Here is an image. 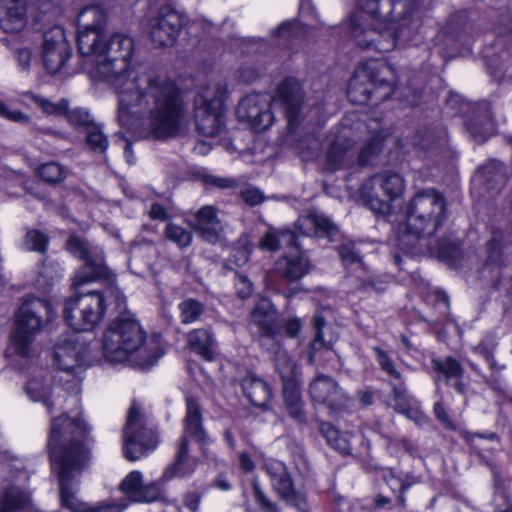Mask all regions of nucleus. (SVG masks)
I'll list each match as a JSON object with an SVG mask.
<instances>
[{
	"instance_id": "obj_1",
	"label": "nucleus",
	"mask_w": 512,
	"mask_h": 512,
	"mask_svg": "<svg viewBox=\"0 0 512 512\" xmlns=\"http://www.w3.org/2000/svg\"><path fill=\"white\" fill-rule=\"evenodd\" d=\"M91 428L81 415L63 412L53 417L47 437V453L52 472L58 480L62 508L70 512H121L114 504L90 506L76 497L73 484L91 460L88 439Z\"/></svg>"
},
{
	"instance_id": "obj_2",
	"label": "nucleus",
	"mask_w": 512,
	"mask_h": 512,
	"mask_svg": "<svg viewBox=\"0 0 512 512\" xmlns=\"http://www.w3.org/2000/svg\"><path fill=\"white\" fill-rule=\"evenodd\" d=\"M396 70L385 60L370 59L359 66L347 86V98L356 105L377 107L381 103L396 99L407 107L422 105L425 98V85H416L409 80L405 86L396 89Z\"/></svg>"
},
{
	"instance_id": "obj_3",
	"label": "nucleus",
	"mask_w": 512,
	"mask_h": 512,
	"mask_svg": "<svg viewBox=\"0 0 512 512\" xmlns=\"http://www.w3.org/2000/svg\"><path fill=\"white\" fill-rule=\"evenodd\" d=\"M416 3V0H357L358 8L369 15L372 26L365 29L356 19H351L349 30L355 44L379 53L393 51Z\"/></svg>"
},
{
	"instance_id": "obj_4",
	"label": "nucleus",
	"mask_w": 512,
	"mask_h": 512,
	"mask_svg": "<svg viewBox=\"0 0 512 512\" xmlns=\"http://www.w3.org/2000/svg\"><path fill=\"white\" fill-rule=\"evenodd\" d=\"M446 218L447 202L443 193L435 188L418 191L406 204L405 223L396 238L398 250L412 258L417 253L419 240L435 235Z\"/></svg>"
},
{
	"instance_id": "obj_5",
	"label": "nucleus",
	"mask_w": 512,
	"mask_h": 512,
	"mask_svg": "<svg viewBox=\"0 0 512 512\" xmlns=\"http://www.w3.org/2000/svg\"><path fill=\"white\" fill-rule=\"evenodd\" d=\"M140 96L149 105L147 119L152 137L166 140L178 136L187 110L183 91L177 82L169 77H150Z\"/></svg>"
},
{
	"instance_id": "obj_6",
	"label": "nucleus",
	"mask_w": 512,
	"mask_h": 512,
	"mask_svg": "<svg viewBox=\"0 0 512 512\" xmlns=\"http://www.w3.org/2000/svg\"><path fill=\"white\" fill-rule=\"evenodd\" d=\"M147 334L139 321L129 313L118 315L103 332L102 349L107 361L123 363L148 370L157 363L161 353L145 346Z\"/></svg>"
},
{
	"instance_id": "obj_7",
	"label": "nucleus",
	"mask_w": 512,
	"mask_h": 512,
	"mask_svg": "<svg viewBox=\"0 0 512 512\" xmlns=\"http://www.w3.org/2000/svg\"><path fill=\"white\" fill-rule=\"evenodd\" d=\"M108 294L114 295L117 306H126V297L113 283L106 290H74L66 298L63 307L65 324L75 332H93L104 320L107 312Z\"/></svg>"
},
{
	"instance_id": "obj_8",
	"label": "nucleus",
	"mask_w": 512,
	"mask_h": 512,
	"mask_svg": "<svg viewBox=\"0 0 512 512\" xmlns=\"http://www.w3.org/2000/svg\"><path fill=\"white\" fill-rule=\"evenodd\" d=\"M133 54V39L122 33H114L108 40H103L97 63L91 70L92 78L107 84L127 80L131 74Z\"/></svg>"
},
{
	"instance_id": "obj_9",
	"label": "nucleus",
	"mask_w": 512,
	"mask_h": 512,
	"mask_svg": "<svg viewBox=\"0 0 512 512\" xmlns=\"http://www.w3.org/2000/svg\"><path fill=\"white\" fill-rule=\"evenodd\" d=\"M55 315L51 301L46 298H33L20 307L11 333V343L16 355L29 356L34 336L45 323L53 321Z\"/></svg>"
},
{
	"instance_id": "obj_10",
	"label": "nucleus",
	"mask_w": 512,
	"mask_h": 512,
	"mask_svg": "<svg viewBox=\"0 0 512 512\" xmlns=\"http://www.w3.org/2000/svg\"><path fill=\"white\" fill-rule=\"evenodd\" d=\"M249 318L261 338L274 342H280L284 337L296 339L302 331L301 319L298 317L285 319L268 297H262L255 303Z\"/></svg>"
},
{
	"instance_id": "obj_11",
	"label": "nucleus",
	"mask_w": 512,
	"mask_h": 512,
	"mask_svg": "<svg viewBox=\"0 0 512 512\" xmlns=\"http://www.w3.org/2000/svg\"><path fill=\"white\" fill-rule=\"evenodd\" d=\"M372 350L380 369L388 376L399 381L398 384H391L395 412L414 422L418 427L427 426L431 422L430 417L422 410L420 404L413 401V398L408 394L402 374L396 369L388 352L379 346L373 347Z\"/></svg>"
},
{
	"instance_id": "obj_12",
	"label": "nucleus",
	"mask_w": 512,
	"mask_h": 512,
	"mask_svg": "<svg viewBox=\"0 0 512 512\" xmlns=\"http://www.w3.org/2000/svg\"><path fill=\"white\" fill-rule=\"evenodd\" d=\"M188 18L169 3L161 4L155 15L149 19L150 37L155 46L160 48L173 47L186 27Z\"/></svg>"
},
{
	"instance_id": "obj_13",
	"label": "nucleus",
	"mask_w": 512,
	"mask_h": 512,
	"mask_svg": "<svg viewBox=\"0 0 512 512\" xmlns=\"http://www.w3.org/2000/svg\"><path fill=\"white\" fill-rule=\"evenodd\" d=\"M183 427L184 434L179 438L174 461L163 472V477L167 480L187 477L194 473L196 465L189 455V437L201 445L208 441L203 421L183 422Z\"/></svg>"
},
{
	"instance_id": "obj_14",
	"label": "nucleus",
	"mask_w": 512,
	"mask_h": 512,
	"mask_svg": "<svg viewBox=\"0 0 512 512\" xmlns=\"http://www.w3.org/2000/svg\"><path fill=\"white\" fill-rule=\"evenodd\" d=\"M371 180L379 184L385 199L374 195L372 189L368 190V184L361 188V197L369 209L376 213L385 214L389 212L391 203L402 197L406 188V181L401 174L389 170L375 174Z\"/></svg>"
},
{
	"instance_id": "obj_15",
	"label": "nucleus",
	"mask_w": 512,
	"mask_h": 512,
	"mask_svg": "<svg viewBox=\"0 0 512 512\" xmlns=\"http://www.w3.org/2000/svg\"><path fill=\"white\" fill-rule=\"evenodd\" d=\"M226 107L222 96L207 98L198 93L194 97V120L199 133L207 137L218 136L226 125Z\"/></svg>"
},
{
	"instance_id": "obj_16",
	"label": "nucleus",
	"mask_w": 512,
	"mask_h": 512,
	"mask_svg": "<svg viewBox=\"0 0 512 512\" xmlns=\"http://www.w3.org/2000/svg\"><path fill=\"white\" fill-rule=\"evenodd\" d=\"M91 14L92 22L82 24L77 33L76 44L78 53L83 57H95L98 60L103 44V31L107 22L106 12L98 5L87 6L79 13V22Z\"/></svg>"
},
{
	"instance_id": "obj_17",
	"label": "nucleus",
	"mask_w": 512,
	"mask_h": 512,
	"mask_svg": "<svg viewBox=\"0 0 512 512\" xmlns=\"http://www.w3.org/2000/svg\"><path fill=\"white\" fill-rule=\"evenodd\" d=\"M72 48L63 27L55 25L43 34L42 60L45 70L54 75L68 62Z\"/></svg>"
},
{
	"instance_id": "obj_18",
	"label": "nucleus",
	"mask_w": 512,
	"mask_h": 512,
	"mask_svg": "<svg viewBox=\"0 0 512 512\" xmlns=\"http://www.w3.org/2000/svg\"><path fill=\"white\" fill-rule=\"evenodd\" d=\"M309 395L314 403L324 405L335 413L347 411L351 402L337 381L324 374L317 375L311 381Z\"/></svg>"
},
{
	"instance_id": "obj_19",
	"label": "nucleus",
	"mask_w": 512,
	"mask_h": 512,
	"mask_svg": "<svg viewBox=\"0 0 512 512\" xmlns=\"http://www.w3.org/2000/svg\"><path fill=\"white\" fill-rule=\"evenodd\" d=\"M236 115L241 122H246L256 132L267 130L274 121L270 103L259 93L243 97L237 105Z\"/></svg>"
},
{
	"instance_id": "obj_20",
	"label": "nucleus",
	"mask_w": 512,
	"mask_h": 512,
	"mask_svg": "<svg viewBox=\"0 0 512 512\" xmlns=\"http://www.w3.org/2000/svg\"><path fill=\"white\" fill-rule=\"evenodd\" d=\"M431 378L436 387L445 385L451 387L457 394L464 395L466 385L464 384L465 369L462 363L455 357L435 356L430 360Z\"/></svg>"
},
{
	"instance_id": "obj_21",
	"label": "nucleus",
	"mask_w": 512,
	"mask_h": 512,
	"mask_svg": "<svg viewBox=\"0 0 512 512\" xmlns=\"http://www.w3.org/2000/svg\"><path fill=\"white\" fill-rule=\"evenodd\" d=\"M123 455L128 461H136L156 449L158 434L151 428L141 426L123 434Z\"/></svg>"
},
{
	"instance_id": "obj_22",
	"label": "nucleus",
	"mask_w": 512,
	"mask_h": 512,
	"mask_svg": "<svg viewBox=\"0 0 512 512\" xmlns=\"http://www.w3.org/2000/svg\"><path fill=\"white\" fill-rule=\"evenodd\" d=\"M83 361V355L78 349L76 340L64 338L55 344L53 364L58 370L76 376L82 371Z\"/></svg>"
},
{
	"instance_id": "obj_23",
	"label": "nucleus",
	"mask_w": 512,
	"mask_h": 512,
	"mask_svg": "<svg viewBox=\"0 0 512 512\" xmlns=\"http://www.w3.org/2000/svg\"><path fill=\"white\" fill-rule=\"evenodd\" d=\"M282 398L288 416L297 424H305L307 415L304 410L301 382L295 374L282 377Z\"/></svg>"
},
{
	"instance_id": "obj_24",
	"label": "nucleus",
	"mask_w": 512,
	"mask_h": 512,
	"mask_svg": "<svg viewBox=\"0 0 512 512\" xmlns=\"http://www.w3.org/2000/svg\"><path fill=\"white\" fill-rule=\"evenodd\" d=\"M240 386L244 397L252 406L263 411L271 409L274 394L271 385L266 380L256 374L248 373L242 378Z\"/></svg>"
},
{
	"instance_id": "obj_25",
	"label": "nucleus",
	"mask_w": 512,
	"mask_h": 512,
	"mask_svg": "<svg viewBox=\"0 0 512 512\" xmlns=\"http://www.w3.org/2000/svg\"><path fill=\"white\" fill-rule=\"evenodd\" d=\"M187 346L193 354L205 362H214L217 358L218 342L211 327L195 328L187 334Z\"/></svg>"
},
{
	"instance_id": "obj_26",
	"label": "nucleus",
	"mask_w": 512,
	"mask_h": 512,
	"mask_svg": "<svg viewBox=\"0 0 512 512\" xmlns=\"http://www.w3.org/2000/svg\"><path fill=\"white\" fill-rule=\"evenodd\" d=\"M310 268V261L303 252L284 254L273 265L274 273L288 282L301 280L309 273Z\"/></svg>"
},
{
	"instance_id": "obj_27",
	"label": "nucleus",
	"mask_w": 512,
	"mask_h": 512,
	"mask_svg": "<svg viewBox=\"0 0 512 512\" xmlns=\"http://www.w3.org/2000/svg\"><path fill=\"white\" fill-rule=\"evenodd\" d=\"M387 141L382 130H376L363 142L354 158L355 170L374 168L380 161Z\"/></svg>"
},
{
	"instance_id": "obj_28",
	"label": "nucleus",
	"mask_w": 512,
	"mask_h": 512,
	"mask_svg": "<svg viewBox=\"0 0 512 512\" xmlns=\"http://www.w3.org/2000/svg\"><path fill=\"white\" fill-rule=\"evenodd\" d=\"M219 225L218 212L214 206L205 205L196 212L193 228L203 241L216 244L220 240Z\"/></svg>"
},
{
	"instance_id": "obj_29",
	"label": "nucleus",
	"mask_w": 512,
	"mask_h": 512,
	"mask_svg": "<svg viewBox=\"0 0 512 512\" xmlns=\"http://www.w3.org/2000/svg\"><path fill=\"white\" fill-rule=\"evenodd\" d=\"M431 255L451 269H457L463 260L462 242L451 236H442L436 239L434 245L429 247Z\"/></svg>"
},
{
	"instance_id": "obj_30",
	"label": "nucleus",
	"mask_w": 512,
	"mask_h": 512,
	"mask_svg": "<svg viewBox=\"0 0 512 512\" xmlns=\"http://www.w3.org/2000/svg\"><path fill=\"white\" fill-rule=\"evenodd\" d=\"M382 478L395 497V506L399 510H405L407 507L405 494L416 484V477L412 473L397 474L393 468H386Z\"/></svg>"
},
{
	"instance_id": "obj_31",
	"label": "nucleus",
	"mask_w": 512,
	"mask_h": 512,
	"mask_svg": "<svg viewBox=\"0 0 512 512\" xmlns=\"http://www.w3.org/2000/svg\"><path fill=\"white\" fill-rule=\"evenodd\" d=\"M319 433L325 439L327 445L341 454L349 456L352 454L351 438L353 434L340 431L330 422L321 421L319 423Z\"/></svg>"
},
{
	"instance_id": "obj_32",
	"label": "nucleus",
	"mask_w": 512,
	"mask_h": 512,
	"mask_svg": "<svg viewBox=\"0 0 512 512\" xmlns=\"http://www.w3.org/2000/svg\"><path fill=\"white\" fill-rule=\"evenodd\" d=\"M447 135L442 125H425L419 127L413 137L414 147L423 151H433L442 146Z\"/></svg>"
},
{
	"instance_id": "obj_33",
	"label": "nucleus",
	"mask_w": 512,
	"mask_h": 512,
	"mask_svg": "<svg viewBox=\"0 0 512 512\" xmlns=\"http://www.w3.org/2000/svg\"><path fill=\"white\" fill-rule=\"evenodd\" d=\"M325 161L331 172L355 170L354 158L349 154V147L339 141L330 143L326 150Z\"/></svg>"
},
{
	"instance_id": "obj_34",
	"label": "nucleus",
	"mask_w": 512,
	"mask_h": 512,
	"mask_svg": "<svg viewBox=\"0 0 512 512\" xmlns=\"http://www.w3.org/2000/svg\"><path fill=\"white\" fill-rule=\"evenodd\" d=\"M109 275L108 268L104 264L97 263L91 256L83 262L81 269L76 273L72 287L74 290H81V287L85 284L100 279H107Z\"/></svg>"
},
{
	"instance_id": "obj_35",
	"label": "nucleus",
	"mask_w": 512,
	"mask_h": 512,
	"mask_svg": "<svg viewBox=\"0 0 512 512\" xmlns=\"http://www.w3.org/2000/svg\"><path fill=\"white\" fill-rule=\"evenodd\" d=\"M470 11L459 9L454 11L441 28V33L451 41H459L470 27Z\"/></svg>"
},
{
	"instance_id": "obj_36",
	"label": "nucleus",
	"mask_w": 512,
	"mask_h": 512,
	"mask_svg": "<svg viewBox=\"0 0 512 512\" xmlns=\"http://www.w3.org/2000/svg\"><path fill=\"white\" fill-rule=\"evenodd\" d=\"M271 477V483L276 493L283 499L294 488L293 479L283 463H277L267 469Z\"/></svg>"
},
{
	"instance_id": "obj_37",
	"label": "nucleus",
	"mask_w": 512,
	"mask_h": 512,
	"mask_svg": "<svg viewBox=\"0 0 512 512\" xmlns=\"http://www.w3.org/2000/svg\"><path fill=\"white\" fill-rule=\"evenodd\" d=\"M25 390L32 401L42 403L49 414L53 413L55 403L51 387L44 385L36 379H31L26 383Z\"/></svg>"
},
{
	"instance_id": "obj_38",
	"label": "nucleus",
	"mask_w": 512,
	"mask_h": 512,
	"mask_svg": "<svg viewBox=\"0 0 512 512\" xmlns=\"http://www.w3.org/2000/svg\"><path fill=\"white\" fill-rule=\"evenodd\" d=\"M300 91L301 85L299 81L292 76L285 77L276 88L277 96L283 107L291 104H301Z\"/></svg>"
},
{
	"instance_id": "obj_39",
	"label": "nucleus",
	"mask_w": 512,
	"mask_h": 512,
	"mask_svg": "<svg viewBox=\"0 0 512 512\" xmlns=\"http://www.w3.org/2000/svg\"><path fill=\"white\" fill-rule=\"evenodd\" d=\"M307 32V25L298 18H292L282 21L271 32L274 38L285 40H296L301 38Z\"/></svg>"
},
{
	"instance_id": "obj_40",
	"label": "nucleus",
	"mask_w": 512,
	"mask_h": 512,
	"mask_svg": "<svg viewBox=\"0 0 512 512\" xmlns=\"http://www.w3.org/2000/svg\"><path fill=\"white\" fill-rule=\"evenodd\" d=\"M29 504L28 496L18 488L6 489L0 499V512H18Z\"/></svg>"
},
{
	"instance_id": "obj_41",
	"label": "nucleus",
	"mask_w": 512,
	"mask_h": 512,
	"mask_svg": "<svg viewBox=\"0 0 512 512\" xmlns=\"http://www.w3.org/2000/svg\"><path fill=\"white\" fill-rule=\"evenodd\" d=\"M85 144L94 154H106L109 148V138L103 132V127L99 123H95L87 129Z\"/></svg>"
},
{
	"instance_id": "obj_42",
	"label": "nucleus",
	"mask_w": 512,
	"mask_h": 512,
	"mask_svg": "<svg viewBox=\"0 0 512 512\" xmlns=\"http://www.w3.org/2000/svg\"><path fill=\"white\" fill-rule=\"evenodd\" d=\"M6 19L13 26L11 31H19L26 24L27 3L26 0H9L6 6Z\"/></svg>"
},
{
	"instance_id": "obj_43",
	"label": "nucleus",
	"mask_w": 512,
	"mask_h": 512,
	"mask_svg": "<svg viewBox=\"0 0 512 512\" xmlns=\"http://www.w3.org/2000/svg\"><path fill=\"white\" fill-rule=\"evenodd\" d=\"M37 173L42 181L51 186L61 184L67 177L65 167L54 161L40 165L37 169Z\"/></svg>"
},
{
	"instance_id": "obj_44",
	"label": "nucleus",
	"mask_w": 512,
	"mask_h": 512,
	"mask_svg": "<svg viewBox=\"0 0 512 512\" xmlns=\"http://www.w3.org/2000/svg\"><path fill=\"white\" fill-rule=\"evenodd\" d=\"M312 328L314 330V338L309 343V358L313 359L314 354L322 348H329V344L324 338V328L327 325L325 317L320 313H315L311 321Z\"/></svg>"
},
{
	"instance_id": "obj_45",
	"label": "nucleus",
	"mask_w": 512,
	"mask_h": 512,
	"mask_svg": "<svg viewBox=\"0 0 512 512\" xmlns=\"http://www.w3.org/2000/svg\"><path fill=\"white\" fill-rule=\"evenodd\" d=\"M181 323L191 324L198 321L205 310L204 304L194 298H187L178 304Z\"/></svg>"
},
{
	"instance_id": "obj_46",
	"label": "nucleus",
	"mask_w": 512,
	"mask_h": 512,
	"mask_svg": "<svg viewBox=\"0 0 512 512\" xmlns=\"http://www.w3.org/2000/svg\"><path fill=\"white\" fill-rule=\"evenodd\" d=\"M164 236L168 241L176 244L180 249L189 247L193 241V234L191 231L173 222L166 224Z\"/></svg>"
},
{
	"instance_id": "obj_47",
	"label": "nucleus",
	"mask_w": 512,
	"mask_h": 512,
	"mask_svg": "<svg viewBox=\"0 0 512 512\" xmlns=\"http://www.w3.org/2000/svg\"><path fill=\"white\" fill-rule=\"evenodd\" d=\"M63 116L66 118L69 125L76 130H87L96 123L87 109L82 107L69 109V102L67 103V112H65Z\"/></svg>"
},
{
	"instance_id": "obj_48",
	"label": "nucleus",
	"mask_w": 512,
	"mask_h": 512,
	"mask_svg": "<svg viewBox=\"0 0 512 512\" xmlns=\"http://www.w3.org/2000/svg\"><path fill=\"white\" fill-rule=\"evenodd\" d=\"M252 248L248 244L234 246L224 263V268L235 271L237 268L244 266L250 259Z\"/></svg>"
},
{
	"instance_id": "obj_49",
	"label": "nucleus",
	"mask_w": 512,
	"mask_h": 512,
	"mask_svg": "<svg viewBox=\"0 0 512 512\" xmlns=\"http://www.w3.org/2000/svg\"><path fill=\"white\" fill-rule=\"evenodd\" d=\"M31 99L34 104L37 105L47 116H63L64 113L67 112L68 100L65 98H62L57 103H54L47 98L33 94Z\"/></svg>"
},
{
	"instance_id": "obj_50",
	"label": "nucleus",
	"mask_w": 512,
	"mask_h": 512,
	"mask_svg": "<svg viewBox=\"0 0 512 512\" xmlns=\"http://www.w3.org/2000/svg\"><path fill=\"white\" fill-rule=\"evenodd\" d=\"M143 484V475L138 470L129 472L119 485V490L133 502Z\"/></svg>"
},
{
	"instance_id": "obj_51",
	"label": "nucleus",
	"mask_w": 512,
	"mask_h": 512,
	"mask_svg": "<svg viewBox=\"0 0 512 512\" xmlns=\"http://www.w3.org/2000/svg\"><path fill=\"white\" fill-rule=\"evenodd\" d=\"M311 223L315 232L321 236L333 239L339 233V227L329 217L323 214L312 215Z\"/></svg>"
},
{
	"instance_id": "obj_52",
	"label": "nucleus",
	"mask_w": 512,
	"mask_h": 512,
	"mask_svg": "<svg viewBox=\"0 0 512 512\" xmlns=\"http://www.w3.org/2000/svg\"><path fill=\"white\" fill-rule=\"evenodd\" d=\"M25 242L33 252L45 254L48 251L50 238L38 229H31L26 233Z\"/></svg>"
},
{
	"instance_id": "obj_53",
	"label": "nucleus",
	"mask_w": 512,
	"mask_h": 512,
	"mask_svg": "<svg viewBox=\"0 0 512 512\" xmlns=\"http://www.w3.org/2000/svg\"><path fill=\"white\" fill-rule=\"evenodd\" d=\"M65 248L72 256L83 262L92 256L86 241L77 235L68 237Z\"/></svg>"
},
{
	"instance_id": "obj_54",
	"label": "nucleus",
	"mask_w": 512,
	"mask_h": 512,
	"mask_svg": "<svg viewBox=\"0 0 512 512\" xmlns=\"http://www.w3.org/2000/svg\"><path fill=\"white\" fill-rule=\"evenodd\" d=\"M478 173L485 179V182L489 184L499 179H505V166L500 161L490 160L488 163L478 168Z\"/></svg>"
},
{
	"instance_id": "obj_55",
	"label": "nucleus",
	"mask_w": 512,
	"mask_h": 512,
	"mask_svg": "<svg viewBox=\"0 0 512 512\" xmlns=\"http://www.w3.org/2000/svg\"><path fill=\"white\" fill-rule=\"evenodd\" d=\"M460 437L477 455H481V449L475 445V438L500 443V437L494 431L470 432L463 430L460 432Z\"/></svg>"
},
{
	"instance_id": "obj_56",
	"label": "nucleus",
	"mask_w": 512,
	"mask_h": 512,
	"mask_svg": "<svg viewBox=\"0 0 512 512\" xmlns=\"http://www.w3.org/2000/svg\"><path fill=\"white\" fill-rule=\"evenodd\" d=\"M488 121L472 117L465 122V126L470 135L478 142L484 143L490 137L487 128Z\"/></svg>"
},
{
	"instance_id": "obj_57",
	"label": "nucleus",
	"mask_w": 512,
	"mask_h": 512,
	"mask_svg": "<svg viewBox=\"0 0 512 512\" xmlns=\"http://www.w3.org/2000/svg\"><path fill=\"white\" fill-rule=\"evenodd\" d=\"M337 252L345 268L362 263V256L353 243H344L339 245Z\"/></svg>"
},
{
	"instance_id": "obj_58",
	"label": "nucleus",
	"mask_w": 512,
	"mask_h": 512,
	"mask_svg": "<svg viewBox=\"0 0 512 512\" xmlns=\"http://www.w3.org/2000/svg\"><path fill=\"white\" fill-rule=\"evenodd\" d=\"M252 490L255 503L261 512H280L278 505L266 496L256 480L252 482Z\"/></svg>"
},
{
	"instance_id": "obj_59",
	"label": "nucleus",
	"mask_w": 512,
	"mask_h": 512,
	"mask_svg": "<svg viewBox=\"0 0 512 512\" xmlns=\"http://www.w3.org/2000/svg\"><path fill=\"white\" fill-rule=\"evenodd\" d=\"M235 294L241 300L249 299L254 292V284L247 275L235 272L234 279Z\"/></svg>"
},
{
	"instance_id": "obj_60",
	"label": "nucleus",
	"mask_w": 512,
	"mask_h": 512,
	"mask_svg": "<svg viewBox=\"0 0 512 512\" xmlns=\"http://www.w3.org/2000/svg\"><path fill=\"white\" fill-rule=\"evenodd\" d=\"M161 491L157 484H142L139 492L133 498L135 503H152L160 499Z\"/></svg>"
},
{
	"instance_id": "obj_61",
	"label": "nucleus",
	"mask_w": 512,
	"mask_h": 512,
	"mask_svg": "<svg viewBox=\"0 0 512 512\" xmlns=\"http://www.w3.org/2000/svg\"><path fill=\"white\" fill-rule=\"evenodd\" d=\"M301 104H291L284 106V115L287 120V130L289 133H295L301 125Z\"/></svg>"
},
{
	"instance_id": "obj_62",
	"label": "nucleus",
	"mask_w": 512,
	"mask_h": 512,
	"mask_svg": "<svg viewBox=\"0 0 512 512\" xmlns=\"http://www.w3.org/2000/svg\"><path fill=\"white\" fill-rule=\"evenodd\" d=\"M186 414L183 422L203 421L201 404L197 397L187 396L185 398Z\"/></svg>"
},
{
	"instance_id": "obj_63",
	"label": "nucleus",
	"mask_w": 512,
	"mask_h": 512,
	"mask_svg": "<svg viewBox=\"0 0 512 512\" xmlns=\"http://www.w3.org/2000/svg\"><path fill=\"white\" fill-rule=\"evenodd\" d=\"M283 500L291 507H294L300 512H306L308 510V499L305 492L292 489V492L285 496Z\"/></svg>"
},
{
	"instance_id": "obj_64",
	"label": "nucleus",
	"mask_w": 512,
	"mask_h": 512,
	"mask_svg": "<svg viewBox=\"0 0 512 512\" xmlns=\"http://www.w3.org/2000/svg\"><path fill=\"white\" fill-rule=\"evenodd\" d=\"M259 247L270 252L278 251L281 248L280 230L266 232L259 241Z\"/></svg>"
}]
</instances>
